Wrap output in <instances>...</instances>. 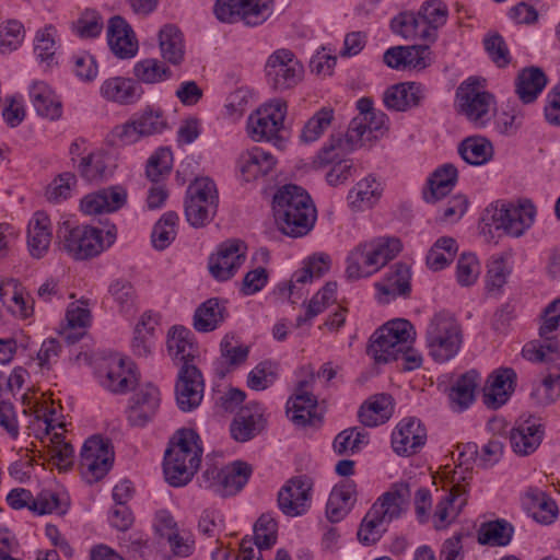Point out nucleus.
<instances>
[{"instance_id": "f257e3e1", "label": "nucleus", "mask_w": 560, "mask_h": 560, "mask_svg": "<svg viewBox=\"0 0 560 560\" xmlns=\"http://www.w3.org/2000/svg\"><path fill=\"white\" fill-rule=\"evenodd\" d=\"M279 230L290 237H302L314 228L317 213L307 191L293 184L278 189L272 202Z\"/></svg>"}, {"instance_id": "f03ea898", "label": "nucleus", "mask_w": 560, "mask_h": 560, "mask_svg": "<svg viewBox=\"0 0 560 560\" xmlns=\"http://www.w3.org/2000/svg\"><path fill=\"white\" fill-rule=\"evenodd\" d=\"M200 438L192 429H179L171 438L164 453L163 471L172 487L187 485L201 463Z\"/></svg>"}, {"instance_id": "7ed1b4c3", "label": "nucleus", "mask_w": 560, "mask_h": 560, "mask_svg": "<svg viewBox=\"0 0 560 560\" xmlns=\"http://www.w3.org/2000/svg\"><path fill=\"white\" fill-rule=\"evenodd\" d=\"M415 335L413 326L407 319L390 320L371 336L368 353L377 363L396 361L412 343Z\"/></svg>"}, {"instance_id": "20e7f679", "label": "nucleus", "mask_w": 560, "mask_h": 560, "mask_svg": "<svg viewBox=\"0 0 560 560\" xmlns=\"http://www.w3.org/2000/svg\"><path fill=\"white\" fill-rule=\"evenodd\" d=\"M427 347L434 361L443 363L456 355L462 345L460 327L448 313L435 314L425 332Z\"/></svg>"}, {"instance_id": "39448f33", "label": "nucleus", "mask_w": 560, "mask_h": 560, "mask_svg": "<svg viewBox=\"0 0 560 560\" xmlns=\"http://www.w3.org/2000/svg\"><path fill=\"white\" fill-rule=\"evenodd\" d=\"M219 206L218 189L208 177L197 178L187 189L185 217L194 228L209 224L217 214Z\"/></svg>"}, {"instance_id": "423d86ee", "label": "nucleus", "mask_w": 560, "mask_h": 560, "mask_svg": "<svg viewBox=\"0 0 560 560\" xmlns=\"http://www.w3.org/2000/svg\"><path fill=\"white\" fill-rule=\"evenodd\" d=\"M102 230L89 225H72L62 222L57 230V238L61 248L78 260L98 255L104 248Z\"/></svg>"}, {"instance_id": "0eeeda50", "label": "nucleus", "mask_w": 560, "mask_h": 560, "mask_svg": "<svg viewBox=\"0 0 560 560\" xmlns=\"http://www.w3.org/2000/svg\"><path fill=\"white\" fill-rule=\"evenodd\" d=\"M265 75L272 90L284 92L302 81L304 67L292 50L279 48L267 58Z\"/></svg>"}, {"instance_id": "6e6552de", "label": "nucleus", "mask_w": 560, "mask_h": 560, "mask_svg": "<svg viewBox=\"0 0 560 560\" xmlns=\"http://www.w3.org/2000/svg\"><path fill=\"white\" fill-rule=\"evenodd\" d=\"M483 82L471 77L462 82L456 91L459 113L478 125H485L490 119V110L494 105V97L483 90Z\"/></svg>"}, {"instance_id": "1a4fd4ad", "label": "nucleus", "mask_w": 560, "mask_h": 560, "mask_svg": "<svg viewBox=\"0 0 560 560\" xmlns=\"http://www.w3.org/2000/svg\"><path fill=\"white\" fill-rule=\"evenodd\" d=\"M271 12V2L262 0H217L214 4V14L219 21H242L247 26L262 24Z\"/></svg>"}, {"instance_id": "9d476101", "label": "nucleus", "mask_w": 560, "mask_h": 560, "mask_svg": "<svg viewBox=\"0 0 560 560\" xmlns=\"http://www.w3.org/2000/svg\"><path fill=\"white\" fill-rule=\"evenodd\" d=\"M490 215V222L497 230H503L505 233L520 237L528 230L536 217V207L528 200H522L517 205H502L487 210Z\"/></svg>"}, {"instance_id": "9b49d317", "label": "nucleus", "mask_w": 560, "mask_h": 560, "mask_svg": "<svg viewBox=\"0 0 560 560\" xmlns=\"http://www.w3.org/2000/svg\"><path fill=\"white\" fill-rule=\"evenodd\" d=\"M113 460L114 452L108 441L98 435L91 436L84 442L80 453L81 475L86 482H96L109 471Z\"/></svg>"}, {"instance_id": "f8f14e48", "label": "nucleus", "mask_w": 560, "mask_h": 560, "mask_svg": "<svg viewBox=\"0 0 560 560\" xmlns=\"http://www.w3.org/2000/svg\"><path fill=\"white\" fill-rule=\"evenodd\" d=\"M287 103L282 100H273L258 109L248 119V135L254 141L279 140V132L283 128L287 116Z\"/></svg>"}, {"instance_id": "ddd939ff", "label": "nucleus", "mask_w": 560, "mask_h": 560, "mask_svg": "<svg viewBox=\"0 0 560 560\" xmlns=\"http://www.w3.org/2000/svg\"><path fill=\"white\" fill-rule=\"evenodd\" d=\"M312 479L305 475L289 479L278 493L280 511L290 517L301 516L311 508Z\"/></svg>"}, {"instance_id": "4468645a", "label": "nucleus", "mask_w": 560, "mask_h": 560, "mask_svg": "<svg viewBox=\"0 0 560 560\" xmlns=\"http://www.w3.org/2000/svg\"><path fill=\"white\" fill-rule=\"evenodd\" d=\"M246 258V246L242 241L231 240L222 243L217 254L209 258V271L219 281L231 279Z\"/></svg>"}, {"instance_id": "2eb2a0df", "label": "nucleus", "mask_w": 560, "mask_h": 560, "mask_svg": "<svg viewBox=\"0 0 560 560\" xmlns=\"http://www.w3.org/2000/svg\"><path fill=\"white\" fill-rule=\"evenodd\" d=\"M203 389L202 374L195 364L179 366L175 395L182 411L188 412L197 408L202 400Z\"/></svg>"}, {"instance_id": "dca6fc26", "label": "nucleus", "mask_w": 560, "mask_h": 560, "mask_svg": "<svg viewBox=\"0 0 560 560\" xmlns=\"http://www.w3.org/2000/svg\"><path fill=\"white\" fill-rule=\"evenodd\" d=\"M427 442V429L419 419H402L392 434V446L396 454L410 456Z\"/></svg>"}, {"instance_id": "f3484780", "label": "nucleus", "mask_w": 560, "mask_h": 560, "mask_svg": "<svg viewBox=\"0 0 560 560\" xmlns=\"http://www.w3.org/2000/svg\"><path fill=\"white\" fill-rule=\"evenodd\" d=\"M411 271L405 262H396L385 273L381 282L375 283L377 301L387 304L398 296L409 298L411 293Z\"/></svg>"}, {"instance_id": "a211bd4d", "label": "nucleus", "mask_w": 560, "mask_h": 560, "mask_svg": "<svg viewBox=\"0 0 560 560\" xmlns=\"http://www.w3.org/2000/svg\"><path fill=\"white\" fill-rule=\"evenodd\" d=\"M160 390L152 384L141 387L131 398L127 419L132 427H144L160 407Z\"/></svg>"}, {"instance_id": "6ab92c4d", "label": "nucleus", "mask_w": 560, "mask_h": 560, "mask_svg": "<svg viewBox=\"0 0 560 560\" xmlns=\"http://www.w3.org/2000/svg\"><path fill=\"white\" fill-rule=\"evenodd\" d=\"M107 40L110 50L120 59L132 58L138 52L139 45L135 32L120 15L109 19Z\"/></svg>"}, {"instance_id": "aec40b11", "label": "nucleus", "mask_w": 560, "mask_h": 560, "mask_svg": "<svg viewBox=\"0 0 560 560\" xmlns=\"http://www.w3.org/2000/svg\"><path fill=\"white\" fill-rule=\"evenodd\" d=\"M262 407L255 402L241 408L230 425L231 436L237 442H247L265 428Z\"/></svg>"}, {"instance_id": "412c9836", "label": "nucleus", "mask_w": 560, "mask_h": 560, "mask_svg": "<svg viewBox=\"0 0 560 560\" xmlns=\"http://www.w3.org/2000/svg\"><path fill=\"white\" fill-rule=\"evenodd\" d=\"M516 373L511 368H501L493 371L487 381L483 392V404L491 409L504 405L514 392Z\"/></svg>"}, {"instance_id": "4be33fe9", "label": "nucleus", "mask_w": 560, "mask_h": 560, "mask_svg": "<svg viewBox=\"0 0 560 560\" xmlns=\"http://www.w3.org/2000/svg\"><path fill=\"white\" fill-rule=\"evenodd\" d=\"M425 98V89L417 82H402L387 88L383 94V102L387 109L406 112L418 107Z\"/></svg>"}, {"instance_id": "5701e85b", "label": "nucleus", "mask_w": 560, "mask_h": 560, "mask_svg": "<svg viewBox=\"0 0 560 560\" xmlns=\"http://www.w3.org/2000/svg\"><path fill=\"white\" fill-rule=\"evenodd\" d=\"M127 197L128 194L125 187L119 185L110 186L85 196L81 201V210L90 215L114 212L126 205Z\"/></svg>"}, {"instance_id": "b1692460", "label": "nucleus", "mask_w": 560, "mask_h": 560, "mask_svg": "<svg viewBox=\"0 0 560 560\" xmlns=\"http://www.w3.org/2000/svg\"><path fill=\"white\" fill-rule=\"evenodd\" d=\"M544 436L545 427L538 420L529 418L511 430V447L518 456H528L539 447Z\"/></svg>"}, {"instance_id": "393cba45", "label": "nucleus", "mask_w": 560, "mask_h": 560, "mask_svg": "<svg viewBox=\"0 0 560 560\" xmlns=\"http://www.w3.org/2000/svg\"><path fill=\"white\" fill-rule=\"evenodd\" d=\"M357 501V485L351 479L337 483L328 498L326 504V516L331 523L343 520L353 508Z\"/></svg>"}, {"instance_id": "a878e982", "label": "nucleus", "mask_w": 560, "mask_h": 560, "mask_svg": "<svg viewBox=\"0 0 560 560\" xmlns=\"http://www.w3.org/2000/svg\"><path fill=\"white\" fill-rule=\"evenodd\" d=\"M410 498V488L407 483H394L388 491L383 493L371 506L377 515L385 522L399 518L404 512V506Z\"/></svg>"}, {"instance_id": "bb28decb", "label": "nucleus", "mask_w": 560, "mask_h": 560, "mask_svg": "<svg viewBox=\"0 0 560 560\" xmlns=\"http://www.w3.org/2000/svg\"><path fill=\"white\" fill-rule=\"evenodd\" d=\"M101 95L109 102L120 105L136 104L143 95L141 85L132 79L114 77L105 80L100 89Z\"/></svg>"}, {"instance_id": "cd10ccee", "label": "nucleus", "mask_w": 560, "mask_h": 560, "mask_svg": "<svg viewBox=\"0 0 560 560\" xmlns=\"http://www.w3.org/2000/svg\"><path fill=\"white\" fill-rule=\"evenodd\" d=\"M228 316L226 302L219 298H210L196 308L192 327L198 332H210L219 328Z\"/></svg>"}, {"instance_id": "c85d7f7f", "label": "nucleus", "mask_w": 560, "mask_h": 560, "mask_svg": "<svg viewBox=\"0 0 560 560\" xmlns=\"http://www.w3.org/2000/svg\"><path fill=\"white\" fill-rule=\"evenodd\" d=\"M275 165V156L258 147L243 152L238 159V168L245 182L266 176L273 170Z\"/></svg>"}, {"instance_id": "c756f323", "label": "nucleus", "mask_w": 560, "mask_h": 560, "mask_svg": "<svg viewBox=\"0 0 560 560\" xmlns=\"http://www.w3.org/2000/svg\"><path fill=\"white\" fill-rule=\"evenodd\" d=\"M138 377L131 362L124 358H113L102 380V385L115 394H124L136 386Z\"/></svg>"}, {"instance_id": "7c9ffc66", "label": "nucleus", "mask_w": 560, "mask_h": 560, "mask_svg": "<svg viewBox=\"0 0 560 560\" xmlns=\"http://www.w3.org/2000/svg\"><path fill=\"white\" fill-rule=\"evenodd\" d=\"M51 223L43 211H36L28 222L27 245L32 257L42 258L48 252L51 242Z\"/></svg>"}, {"instance_id": "2f4dec72", "label": "nucleus", "mask_w": 560, "mask_h": 560, "mask_svg": "<svg viewBox=\"0 0 560 560\" xmlns=\"http://www.w3.org/2000/svg\"><path fill=\"white\" fill-rule=\"evenodd\" d=\"M167 349L174 362L178 365L194 364L198 347L192 341L191 331L184 326H174L168 331Z\"/></svg>"}, {"instance_id": "473e14b6", "label": "nucleus", "mask_w": 560, "mask_h": 560, "mask_svg": "<svg viewBox=\"0 0 560 560\" xmlns=\"http://www.w3.org/2000/svg\"><path fill=\"white\" fill-rule=\"evenodd\" d=\"M468 491L464 485L456 483L436 504L435 527L442 528L453 522L467 503Z\"/></svg>"}, {"instance_id": "72a5a7b5", "label": "nucleus", "mask_w": 560, "mask_h": 560, "mask_svg": "<svg viewBox=\"0 0 560 560\" xmlns=\"http://www.w3.org/2000/svg\"><path fill=\"white\" fill-rule=\"evenodd\" d=\"M457 168L453 164H444L436 168L422 191L424 201L433 203L448 195L457 183Z\"/></svg>"}, {"instance_id": "f704fd0d", "label": "nucleus", "mask_w": 560, "mask_h": 560, "mask_svg": "<svg viewBox=\"0 0 560 560\" xmlns=\"http://www.w3.org/2000/svg\"><path fill=\"white\" fill-rule=\"evenodd\" d=\"M359 143L349 141L348 132L345 137L341 133L331 135L327 142L317 152L313 160V165L316 168H322L327 165H335L339 161H347L346 155L353 151Z\"/></svg>"}, {"instance_id": "c9c22d12", "label": "nucleus", "mask_w": 560, "mask_h": 560, "mask_svg": "<svg viewBox=\"0 0 560 560\" xmlns=\"http://www.w3.org/2000/svg\"><path fill=\"white\" fill-rule=\"evenodd\" d=\"M159 47L164 61L180 66L185 59L184 35L174 24L164 25L159 32Z\"/></svg>"}, {"instance_id": "e433bc0d", "label": "nucleus", "mask_w": 560, "mask_h": 560, "mask_svg": "<svg viewBox=\"0 0 560 560\" xmlns=\"http://www.w3.org/2000/svg\"><path fill=\"white\" fill-rule=\"evenodd\" d=\"M479 382L480 375L476 370L464 373L455 381L448 394L453 410L460 412L474 402Z\"/></svg>"}, {"instance_id": "4c0bfd02", "label": "nucleus", "mask_w": 560, "mask_h": 560, "mask_svg": "<svg viewBox=\"0 0 560 560\" xmlns=\"http://www.w3.org/2000/svg\"><path fill=\"white\" fill-rule=\"evenodd\" d=\"M547 84L545 72L538 67L521 70L515 81V92L524 104L536 101Z\"/></svg>"}, {"instance_id": "58836bf2", "label": "nucleus", "mask_w": 560, "mask_h": 560, "mask_svg": "<svg viewBox=\"0 0 560 560\" xmlns=\"http://www.w3.org/2000/svg\"><path fill=\"white\" fill-rule=\"evenodd\" d=\"M30 97L38 115L51 120L61 116V102L45 82H35L31 86Z\"/></svg>"}, {"instance_id": "ea45409f", "label": "nucleus", "mask_w": 560, "mask_h": 560, "mask_svg": "<svg viewBox=\"0 0 560 560\" xmlns=\"http://www.w3.org/2000/svg\"><path fill=\"white\" fill-rule=\"evenodd\" d=\"M393 412L392 397L380 394L361 406L359 419L365 427H376L386 422Z\"/></svg>"}, {"instance_id": "a19ab883", "label": "nucleus", "mask_w": 560, "mask_h": 560, "mask_svg": "<svg viewBox=\"0 0 560 560\" xmlns=\"http://www.w3.org/2000/svg\"><path fill=\"white\" fill-rule=\"evenodd\" d=\"M346 276L349 280H359L376 273L368 242L358 244L347 256Z\"/></svg>"}, {"instance_id": "79ce46f5", "label": "nucleus", "mask_w": 560, "mask_h": 560, "mask_svg": "<svg viewBox=\"0 0 560 560\" xmlns=\"http://www.w3.org/2000/svg\"><path fill=\"white\" fill-rule=\"evenodd\" d=\"M346 276L349 280H359L376 273L368 242L358 244L347 256Z\"/></svg>"}, {"instance_id": "37998d69", "label": "nucleus", "mask_w": 560, "mask_h": 560, "mask_svg": "<svg viewBox=\"0 0 560 560\" xmlns=\"http://www.w3.org/2000/svg\"><path fill=\"white\" fill-rule=\"evenodd\" d=\"M514 527L503 518L482 523L478 529L477 540L480 545L503 547L511 542Z\"/></svg>"}, {"instance_id": "c03bdc74", "label": "nucleus", "mask_w": 560, "mask_h": 560, "mask_svg": "<svg viewBox=\"0 0 560 560\" xmlns=\"http://www.w3.org/2000/svg\"><path fill=\"white\" fill-rule=\"evenodd\" d=\"M458 154L470 165H483L492 159L493 148L483 137H468L459 143Z\"/></svg>"}, {"instance_id": "a18cd8bd", "label": "nucleus", "mask_w": 560, "mask_h": 560, "mask_svg": "<svg viewBox=\"0 0 560 560\" xmlns=\"http://www.w3.org/2000/svg\"><path fill=\"white\" fill-rule=\"evenodd\" d=\"M252 475V467L241 460H236L223 468L221 476L220 494L229 497L237 493L247 483Z\"/></svg>"}, {"instance_id": "49530a36", "label": "nucleus", "mask_w": 560, "mask_h": 560, "mask_svg": "<svg viewBox=\"0 0 560 560\" xmlns=\"http://www.w3.org/2000/svg\"><path fill=\"white\" fill-rule=\"evenodd\" d=\"M382 186L374 177H366L349 191L350 206L357 210L371 208L381 197Z\"/></svg>"}, {"instance_id": "de8ad7c7", "label": "nucleus", "mask_w": 560, "mask_h": 560, "mask_svg": "<svg viewBox=\"0 0 560 560\" xmlns=\"http://www.w3.org/2000/svg\"><path fill=\"white\" fill-rule=\"evenodd\" d=\"M387 116L382 113L374 110L373 115H369V118H353L348 128L349 141L357 142L363 145L371 139L373 131H378L385 125Z\"/></svg>"}, {"instance_id": "09e8293b", "label": "nucleus", "mask_w": 560, "mask_h": 560, "mask_svg": "<svg viewBox=\"0 0 560 560\" xmlns=\"http://www.w3.org/2000/svg\"><path fill=\"white\" fill-rule=\"evenodd\" d=\"M135 78L144 84H156L172 78V70L156 58L142 59L133 66Z\"/></svg>"}, {"instance_id": "8fccbe9b", "label": "nucleus", "mask_w": 560, "mask_h": 560, "mask_svg": "<svg viewBox=\"0 0 560 560\" xmlns=\"http://www.w3.org/2000/svg\"><path fill=\"white\" fill-rule=\"evenodd\" d=\"M487 289L500 291L512 272L511 255L508 253L492 255L487 264Z\"/></svg>"}, {"instance_id": "3c124183", "label": "nucleus", "mask_w": 560, "mask_h": 560, "mask_svg": "<svg viewBox=\"0 0 560 560\" xmlns=\"http://www.w3.org/2000/svg\"><path fill=\"white\" fill-rule=\"evenodd\" d=\"M366 242L373 259L375 272L380 271L401 250V243L396 237H376Z\"/></svg>"}, {"instance_id": "603ef678", "label": "nucleus", "mask_w": 560, "mask_h": 560, "mask_svg": "<svg viewBox=\"0 0 560 560\" xmlns=\"http://www.w3.org/2000/svg\"><path fill=\"white\" fill-rule=\"evenodd\" d=\"M178 215L174 211L165 212L153 226L151 234L152 245L158 250L167 248L177 234Z\"/></svg>"}, {"instance_id": "864d4df0", "label": "nucleus", "mask_w": 560, "mask_h": 560, "mask_svg": "<svg viewBox=\"0 0 560 560\" xmlns=\"http://www.w3.org/2000/svg\"><path fill=\"white\" fill-rule=\"evenodd\" d=\"M447 15V7L441 0L425 1L418 12L422 28L433 34L432 38L435 37V31L446 23Z\"/></svg>"}, {"instance_id": "5fc2aeb1", "label": "nucleus", "mask_w": 560, "mask_h": 560, "mask_svg": "<svg viewBox=\"0 0 560 560\" xmlns=\"http://www.w3.org/2000/svg\"><path fill=\"white\" fill-rule=\"evenodd\" d=\"M542 338L545 340L541 343L530 342L523 348L522 354L526 360L536 363H550L560 358V342L548 336Z\"/></svg>"}, {"instance_id": "6e6d98bb", "label": "nucleus", "mask_w": 560, "mask_h": 560, "mask_svg": "<svg viewBox=\"0 0 560 560\" xmlns=\"http://www.w3.org/2000/svg\"><path fill=\"white\" fill-rule=\"evenodd\" d=\"M390 28L393 33L404 38L420 36L421 38L429 39L433 35L427 28H422L418 14L413 12H401L396 15L390 21Z\"/></svg>"}, {"instance_id": "4d7b16f0", "label": "nucleus", "mask_w": 560, "mask_h": 560, "mask_svg": "<svg viewBox=\"0 0 560 560\" xmlns=\"http://www.w3.org/2000/svg\"><path fill=\"white\" fill-rule=\"evenodd\" d=\"M529 511L537 523L549 525L555 522L559 511L552 498L545 492H535L529 495Z\"/></svg>"}, {"instance_id": "13d9d810", "label": "nucleus", "mask_w": 560, "mask_h": 560, "mask_svg": "<svg viewBox=\"0 0 560 560\" xmlns=\"http://www.w3.org/2000/svg\"><path fill=\"white\" fill-rule=\"evenodd\" d=\"M133 118L143 137L161 133L167 128V120L161 108L148 106Z\"/></svg>"}, {"instance_id": "bf43d9fd", "label": "nucleus", "mask_w": 560, "mask_h": 560, "mask_svg": "<svg viewBox=\"0 0 560 560\" xmlns=\"http://www.w3.org/2000/svg\"><path fill=\"white\" fill-rule=\"evenodd\" d=\"M369 443V433L363 429L350 428L340 432L334 441V450L338 455L348 452L354 454Z\"/></svg>"}, {"instance_id": "052dcab7", "label": "nucleus", "mask_w": 560, "mask_h": 560, "mask_svg": "<svg viewBox=\"0 0 560 560\" xmlns=\"http://www.w3.org/2000/svg\"><path fill=\"white\" fill-rule=\"evenodd\" d=\"M278 523L271 513H264L254 526V544L259 552L277 542Z\"/></svg>"}, {"instance_id": "680f3d73", "label": "nucleus", "mask_w": 560, "mask_h": 560, "mask_svg": "<svg viewBox=\"0 0 560 560\" xmlns=\"http://www.w3.org/2000/svg\"><path fill=\"white\" fill-rule=\"evenodd\" d=\"M372 508L368 511L357 533L358 539L365 546L377 542L386 530L385 523Z\"/></svg>"}, {"instance_id": "e2e57ef3", "label": "nucleus", "mask_w": 560, "mask_h": 560, "mask_svg": "<svg viewBox=\"0 0 560 560\" xmlns=\"http://www.w3.org/2000/svg\"><path fill=\"white\" fill-rule=\"evenodd\" d=\"M78 171L88 182L102 180L107 176L106 156L101 152H91L81 158Z\"/></svg>"}, {"instance_id": "0e129e2a", "label": "nucleus", "mask_w": 560, "mask_h": 560, "mask_svg": "<svg viewBox=\"0 0 560 560\" xmlns=\"http://www.w3.org/2000/svg\"><path fill=\"white\" fill-rule=\"evenodd\" d=\"M334 110L329 107H323L316 112L304 125L300 136L301 140L305 143L316 141L330 126Z\"/></svg>"}, {"instance_id": "69168bd1", "label": "nucleus", "mask_w": 560, "mask_h": 560, "mask_svg": "<svg viewBox=\"0 0 560 560\" xmlns=\"http://www.w3.org/2000/svg\"><path fill=\"white\" fill-rule=\"evenodd\" d=\"M25 30L18 20H9L0 25V51L3 54L15 50L23 42Z\"/></svg>"}, {"instance_id": "338daca9", "label": "nucleus", "mask_w": 560, "mask_h": 560, "mask_svg": "<svg viewBox=\"0 0 560 560\" xmlns=\"http://www.w3.org/2000/svg\"><path fill=\"white\" fill-rule=\"evenodd\" d=\"M108 292L121 314H128L135 308L136 291L130 282L116 280L109 285Z\"/></svg>"}, {"instance_id": "774afa93", "label": "nucleus", "mask_w": 560, "mask_h": 560, "mask_svg": "<svg viewBox=\"0 0 560 560\" xmlns=\"http://www.w3.org/2000/svg\"><path fill=\"white\" fill-rule=\"evenodd\" d=\"M103 26V19L95 10H85L72 24L73 32L81 38L97 37Z\"/></svg>"}]
</instances>
